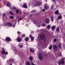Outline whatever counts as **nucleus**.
<instances>
[{
  "label": "nucleus",
  "mask_w": 65,
  "mask_h": 65,
  "mask_svg": "<svg viewBox=\"0 0 65 65\" xmlns=\"http://www.w3.org/2000/svg\"><path fill=\"white\" fill-rule=\"evenodd\" d=\"M20 1H21V0H20Z\"/></svg>",
  "instance_id": "864d4df0"
},
{
  "label": "nucleus",
  "mask_w": 65,
  "mask_h": 65,
  "mask_svg": "<svg viewBox=\"0 0 65 65\" xmlns=\"http://www.w3.org/2000/svg\"><path fill=\"white\" fill-rule=\"evenodd\" d=\"M26 65H31L30 63V62L29 61H27L26 63Z\"/></svg>",
  "instance_id": "ddd939ff"
},
{
  "label": "nucleus",
  "mask_w": 65,
  "mask_h": 65,
  "mask_svg": "<svg viewBox=\"0 0 65 65\" xmlns=\"http://www.w3.org/2000/svg\"><path fill=\"white\" fill-rule=\"evenodd\" d=\"M53 8H54V6L53 5L51 6V8L52 9H53Z\"/></svg>",
  "instance_id": "7c9ffc66"
},
{
  "label": "nucleus",
  "mask_w": 65,
  "mask_h": 65,
  "mask_svg": "<svg viewBox=\"0 0 65 65\" xmlns=\"http://www.w3.org/2000/svg\"><path fill=\"white\" fill-rule=\"evenodd\" d=\"M36 10H33L31 12V13H32L33 12H36Z\"/></svg>",
  "instance_id": "bb28decb"
},
{
  "label": "nucleus",
  "mask_w": 65,
  "mask_h": 65,
  "mask_svg": "<svg viewBox=\"0 0 65 65\" xmlns=\"http://www.w3.org/2000/svg\"><path fill=\"white\" fill-rule=\"evenodd\" d=\"M1 1V0H0V1Z\"/></svg>",
  "instance_id": "603ef678"
},
{
  "label": "nucleus",
  "mask_w": 65,
  "mask_h": 65,
  "mask_svg": "<svg viewBox=\"0 0 65 65\" xmlns=\"http://www.w3.org/2000/svg\"><path fill=\"white\" fill-rule=\"evenodd\" d=\"M53 48L54 52H56L58 50V46L57 45L54 44L53 45Z\"/></svg>",
  "instance_id": "f257e3e1"
},
{
  "label": "nucleus",
  "mask_w": 65,
  "mask_h": 65,
  "mask_svg": "<svg viewBox=\"0 0 65 65\" xmlns=\"http://www.w3.org/2000/svg\"><path fill=\"white\" fill-rule=\"evenodd\" d=\"M15 51H16V50H15Z\"/></svg>",
  "instance_id": "5fc2aeb1"
},
{
  "label": "nucleus",
  "mask_w": 65,
  "mask_h": 65,
  "mask_svg": "<svg viewBox=\"0 0 65 65\" xmlns=\"http://www.w3.org/2000/svg\"><path fill=\"white\" fill-rule=\"evenodd\" d=\"M38 57L40 60H41L42 59V54L41 53H39L38 55Z\"/></svg>",
  "instance_id": "39448f33"
},
{
  "label": "nucleus",
  "mask_w": 65,
  "mask_h": 65,
  "mask_svg": "<svg viewBox=\"0 0 65 65\" xmlns=\"http://www.w3.org/2000/svg\"><path fill=\"white\" fill-rule=\"evenodd\" d=\"M46 39H45L44 40V42H45V41H46Z\"/></svg>",
  "instance_id": "ea45409f"
},
{
  "label": "nucleus",
  "mask_w": 65,
  "mask_h": 65,
  "mask_svg": "<svg viewBox=\"0 0 65 65\" xmlns=\"http://www.w3.org/2000/svg\"><path fill=\"white\" fill-rule=\"evenodd\" d=\"M12 61H14V59H12Z\"/></svg>",
  "instance_id": "09e8293b"
},
{
  "label": "nucleus",
  "mask_w": 65,
  "mask_h": 65,
  "mask_svg": "<svg viewBox=\"0 0 65 65\" xmlns=\"http://www.w3.org/2000/svg\"><path fill=\"white\" fill-rule=\"evenodd\" d=\"M13 9H16V7H13Z\"/></svg>",
  "instance_id": "72a5a7b5"
},
{
  "label": "nucleus",
  "mask_w": 65,
  "mask_h": 65,
  "mask_svg": "<svg viewBox=\"0 0 65 65\" xmlns=\"http://www.w3.org/2000/svg\"><path fill=\"white\" fill-rule=\"evenodd\" d=\"M23 7L24 8H27V6L26 4H24L23 5Z\"/></svg>",
  "instance_id": "1a4fd4ad"
},
{
  "label": "nucleus",
  "mask_w": 65,
  "mask_h": 65,
  "mask_svg": "<svg viewBox=\"0 0 65 65\" xmlns=\"http://www.w3.org/2000/svg\"><path fill=\"white\" fill-rule=\"evenodd\" d=\"M40 38L42 40H43L44 39L45 37L44 36V34H42L40 37Z\"/></svg>",
  "instance_id": "7ed1b4c3"
},
{
  "label": "nucleus",
  "mask_w": 65,
  "mask_h": 65,
  "mask_svg": "<svg viewBox=\"0 0 65 65\" xmlns=\"http://www.w3.org/2000/svg\"><path fill=\"white\" fill-rule=\"evenodd\" d=\"M6 15H5V13H4L3 14V18H4V17H5Z\"/></svg>",
  "instance_id": "c85d7f7f"
},
{
  "label": "nucleus",
  "mask_w": 65,
  "mask_h": 65,
  "mask_svg": "<svg viewBox=\"0 0 65 65\" xmlns=\"http://www.w3.org/2000/svg\"><path fill=\"white\" fill-rule=\"evenodd\" d=\"M51 19L52 21V22H53V21H54V20H53V17H51Z\"/></svg>",
  "instance_id": "2f4dec72"
},
{
  "label": "nucleus",
  "mask_w": 65,
  "mask_h": 65,
  "mask_svg": "<svg viewBox=\"0 0 65 65\" xmlns=\"http://www.w3.org/2000/svg\"><path fill=\"white\" fill-rule=\"evenodd\" d=\"M30 52H31V53H33L34 52V51H33L32 50V49H30Z\"/></svg>",
  "instance_id": "a211bd4d"
},
{
  "label": "nucleus",
  "mask_w": 65,
  "mask_h": 65,
  "mask_svg": "<svg viewBox=\"0 0 65 65\" xmlns=\"http://www.w3.org/2000/svg\"><path fill=\"white\" fill-rule=\"evenodd\" d=\"M59 57H61L62 56V54H60L59 55Z\"/></svg>",
  "instance_id": "a19ab883"
},
{
  "label": "nucleus",
  "mask_w": 65,
  "mask_h": 65,
  "mask_svg": "<svg viewBox=\"0 0 65 65\" xmlns=\"http://www.w3.org/2000/svg\"><path fill=\"white\" fill-rule=\"evenodd\" d=\"M10 18L11 19H13V17L12 16H11L10 17Z\"/></svg>",
  "instance_id": "cd10ccee"
},
{
  "label": "nucleus",
  "mask_w": 65,
  "mask_h": 65,
  "mask_svg": "<svg viewBox=\"0 0 65 65\" xmlns=\"http://www.w3.org/2000/svg\"><path fill=\"white\" fill-rule=\"evenodd\" d=\"M50 27H51V26H50V25H48V29H49V28H50Z\"/></svg>",
  "instance_id": "f704fd0d"
},
{
  "label": "nucleus",
  "mask_w": 65,
  "mask_h": 65,
  "mask_svg": "<svg viewBox=\"0 0 65 65\" xmlns=\"http://www.w3.org/2000/svg\"><path fill=\"white\" fill-rule=\"evenodd\" d=\"M18 34H20V32H17Z\"/></svg>",
  "instance_id": "a18cd8bd"
},
{
  "label": "nucleus",
  "mask_w": 65,
  "mask_h": 65,
  "mask_svg": "<svg viewBox=\"0 0 65 65\" xmlns=\"http://www.w3.org/2000/svg\"><path fill=\"white\" fill-rule=\"evenodd\" d=\"M10 65H12V64H11Z\"/></svg>",
  "instance_id": "3c124183"
},
{
  "label": "nucleus",
  "mask_w": 65,
  "mask_h": 65,
  "mask_svg": "<svg viewBox=\"0 0 65 65\" xmlns=\"http://www.w3.org/2000/svg\"><path fill=\"white\" fill-rule=\"evenodd\" d=\"M55 14H59V11H58V10H57L55 11Z\"/></svg>",
  "instance_id": "9d476101"
},
{
  "label": "nucleus",
  "mask_w": 65,
  "mask_h": 65,
  "mask_svg": "<svg viewBox=\"0 0 65 65\" xmlns=\"http://www.w3.org/2000/svg\"><path fill=\"white\" fill-rule=\"evenodd\" d=\"M45 22L47 24L50 22V19L48 18H47L45 20Z\"/></svg>",
  "instance_id": "6e6552de"
},
{
  "label": "nucleus",
  "mask_w": 65,
  "mask_h": 65,
  "mask_svg": "<svg viewBox=\"0 0 65 65\" xmlns=\"http://www.w3.org/2000/svg\"><path fill=\"white\" fill-rule=\"evenodd\" d=\"M17 40L18 41H20L21 40V39L18 38L17 39Z\"/></svg>",
  "instance_id": "c756f323"
},
{
  "label": "nucleus",
  "mask_w": 65,
  "mask_h": 65,
  "mask_svg": "<svg viewBox=\"0 0 65 65\" xmlns=\"http://www.w3.org/2000/svg\"><path fill=\"white\" fill-rule=\"evenodd\" d=\"M29 58L30 60H32V59H33V58H32V56L29 57Z\"/></svg>",
  "instance_id": "4be33fe9"
},
{
  "label": "nucleus",
  "mask_w": 65,
  "mask_h": 65,
  "mask_svg": "<svg viewBox=\"0 0 65 65\" xmlns=\"http://www.w3.org/2000/svg\"><path fill=\"white\" fill-rule=\"evenodd\" d=\"M59 30H60V29L59 28H58L56 29V31L58 32V31H59Z\"/></svg>",
  "instance_id": "a878e982"
},
{
  "label": "nucleus",
  "mask_w": 65,
  "mask_h": 65,
  "mask_svg": "<svg viewBox=\"0 0 65 65\" xmlns=\"http://www.w3.org/2000/svg\"><path fill=\"white\" fill-rule=\"evenodd\" d=\"M22 36L23 37H25V35L24 34L22 35Z\"/></svg>",
  "instance_id": "4c0bfd02"
},
{
  "label": "nucleus",
  "mask_w": 65,
  "mask_h": 65,
  "mask_svg": "<svg viewBox=\"0 0 65 65\" xmlns=\"http://www.w3.org/2000/svg\"><path fill=\"white\" fill-rule=\"evenodd\" d=\"M64 58H63L61 60V61H59L58 62L59 65H60V64L61 63V64H64Z\"/></svg>",
  "instance_id": "f03ea898"
},
{
  "label": "nucleus",
  "mask_w": 65,
  "mask_h": 65,
  "mask_svg": "<svg viewBox=\"0 0 65 65\" xmlns=\"http://www.w3.org/2000/svg\"><path fill=\"white\" fill-rule=\"evenodd\" d=\"M55 26H53L52 27V28L53 30H54L55 29Z\"/></svg>",
  "instance_id": "473e14b6"
},
{
  "label": "nucleus",
  "mask_w": 65,
  "mask_h": 65,
  "mask_svg": "<svg viewBox=\"0 0 65 65\" xmlns=\"http://www.w3.org/2000/svg\"><path fill=\"white\" fill-rule=\"evenodd\" d=\"M31 65H35V64H34L33 62H31Z\"/></svg>",
  "instance_id": "c9c22d12"
},
{
  "label": "nucleus",
  "mask_w": 65,
  "mask_h": 65,
  "mask_svg": "<svg viewBox=\"0 0 65 65\" xmlns=\"http://www.w3.org/2000/svg\"><path fill=\"white\" fill-rule=\"evenodd\" d=\"M60 19H62V17L61 16H59L58 18H57V20H60Z\"/></svg>",
  "instance_id": "4468645a"
},
{
  "label": "nucleus",
  "mask_w": 65,
  "mask_h": 65,
  "mask_svg": "<svg viewBox=\"0 0 65 65\" xmlns=\"http://www.w3.org/2000/svg\"><path fill=\"white\" fill-rule=\"evenodd\" d=\"M52 48V45H51L49 47V49L50 50H51Z\"/></svg>",
  "instance_id": "412c9836"
},
{
  "label": "nucleus",
  "mask_w": 65,
  "mask_h": 65,
  "mask_svg": "<svg viewBox=\"0 0 65 65\" xmlns=\"http://www.w3.org/2000/svg\"><path fill=\"white\" fill-rule=\"evenodd\" d=\"M32 17V15H31L30 16V17Z\"/></svg>",
  "instance_id": "de8ad7c7"
},
{
  "label": "nucleus",
  "mask_w": 65,
  "mask_h": 65,
  "mask_svg": "<svg viewBox=\"0 0 65 65\" xmlns=\"http://www.w3.org/2000/svg\"><path fill=\"white\" fill-rule=\"evenodd\" d=\"M42 11H44V9H42Z\"/></svg>",
  "instance_id": "49530a36"
},
{
  "label": "nucleus",
  "mask_w": 65,
  "mask_h": 65,
  "mask_svg": "<svg viewBox=\"0 0 65 65\" xmlns=\"http://www.w3.org/2000/svg\"><path fill=\"white\" fill-rule=\"evenodd\" d=\"M57 41V40H56V39H55L54 40V42H56V41Z\"/></svg>",
  "instance_id": "58836bf2"
},
{
  "label": "nucleus",
  "mask_w": 65,
  "mask_h": 65,
  "mask_svg": "<svg viewBox=\"0 0 65 65\" xmlns=\"http://www.w3.org/2000/svg\"><path fill=\"white\" fill-rule=\"evenodd\" d=\"M5 54H6V55H7L8 54V52H6V53H5Z\"/></svg>",
  "instance_id": "c03bdc74"
},
{
  "label": "nucleus",
  "mask_w": 65,
  "mask_h": 65,
  "mask_svg": "<svg viewBox=\"0 0 65 65\" xmlns=\"http://www.w3.org/2000/svg\"><path fill=\"white\" fill-rule=\"evenodd\" d=\"M21 20H22V18H19V21H21Z\"/></svg>",
  "instance_id": "79ce46f5"
},
{
  "label": "nucleus",
  "mask_w": 65,
  "mask_h": 65,
  "mask_svg": "<svg viewBox=\"0 0 65 65\" xmlns=\"http://www.w3.org/2000/svg\"><path fill=\"white\" fill-rule=\"evenodd\" d=\"M9 13L11 15H13V12L12 11H10L9 12Z\"/></svg>",
  "instance_id": "f3484780"
},
{
  "label": "nucleus",
  "mask_w": 65,
  "mask_h": 65,
  "mask_svg": "<svg viewBox=\"0 0 65 65\" xmlns=\"http://www.w3.org/2000/svg\"><path fill=\"white\" fill-rule=\"evenodd\" d=\"M19 46L21 48H22V47H23V46L22 45H20Z\"/></svg>",
  "instance_id": "393cba45"
},
{
  "label": "nucleus",
  "mask_w": 65,
  "mask_h": 65,
  "mask_svg": "<svg viewBox=\"0 0 65 65\" xmlns=\"http://www.w3.org/2000/svg\"><path fill=\"white\" fill-rule=\"evenodd\" d=\"M6 25L7 26H11V25H12V24H11V23L9 22L7 23L6 24Z\"/></svg>",
  "instance_id": "0eeeda50"
},
{
  "label": "nucleus",
  "mask_w": 65,
  "mask_h": 65,
  "mask_svg": "<svg viewBox=\"0 0 65 65\" xmlns=\"http://www.w3.org/2000/svg\"><path fill=\"white\" fill-rule=\"evenodd\" d=\"M34 23L37 25V26L38 27H40V24H39V23H38L37 24V22L36 21H35L34 22Z\"/></svg>",
  "instance_id": "20e7f679"
},
{
  "label": "nucleus",
  "mask_w": 65,
  "mask_h": 65,
  "mask_svg": "<svg viewBox=\"0 0 65 65\" xmlns=\"http://www.w3.org/2000/svg\"><path fill=\"white\" fill-rule=\"evenodd\" d=\"M19 12V11L18 10H16V13H18Z\"/></svg>",
  "instance_id": "5701e85b"
},
{
  "label": "nucleus",
  "mask_w": 65,
  "mask_h": 65,
  "mask_svg": "<svg viewBox=\"0 0 65 65\" xmlns=\"http://www.w3.org/2000/svg\"><path fill=\"white\" fill-rule=\"evenodd\" d=\"M61 44H59L58 45V47L59 48H61Z\"/></svg>",
  "instance_id": "b1692460"
},
{
  "label": "nucleus",
  "mask_w": 65,
  "mask_h": 65,
  "mask_svg": "<svg viewBox=\"0 0 65 65\" xmlns=\"http://www.w3.org/2000/svg\"><path fill=\"white\" fill-rule=\"evenodd\" d=\"M2 54H5V52L4 51H3L2 52Z\"/></svg>",
  "instance_id": "aec40b11"
},
{
  "label": "nucleus",
  "mask_w": 65,
  "mask_h": 65,
  "mask_svg": "<svg viewBox=\"0 0 65 65\" xmlns=\"http://www.w3.org/2000/svg\"><path fill=\"white\" fill-rule=\"evenodd\" d=\"M5 40L6 42H9V41H10V39L9 38H8V37H7L6 39H5Z\"/></svg>",
  "instance_id": "423d86ee"
},
{
  "label": "nucleus",
  "mask_w": 65,
  "mask_h": 65,
  "mask_svg": "<svg viewBox=\"0 0 65 65\" xmlns=\"http://www.w3.org/2000/svg\"><path fill=\"white\" fill-rule=\"evenodd\" d=\"M24 14H25V13H24Z\"/></svg>",
  "instance_id": "6e6d98bb"
},
{
  "label": "nucleus",
  "mask_w": 65,
  "mask_h": 65,
  "mask_svg": "<svg viewBox=\"0 0 65 65\" xmlns=\"http://www.w3.org/2000/svg\"><path fill=\"white\" fill-rule=\"evenodd\" d=\"M8 63H8V64H10V63H9V62H8Z\"/></svg>",
  "instance_id": "8fccbe9b"
},
{
  "label": "nucleus",
  "mask_w": 65,
  "mask_h": 65,
  "mask_svg": "<svg viewBox=\"0 0 65 65\" xmlns=\"http://www.w3.org/2000/svg\"><path fill=\"white\" fill-rule=\"evenodd\" d=\"M52 1L54 2H55V0H52Z\"/></svg>",
  "instance_id": "37998d69"
},
{
  "label": "nucleus",
  "mask_w": 65,
  "mask_h": 65,
  "mask_svg": "<svg viewBox=\"0 0 65 65\" xmlns=\"http://www.w3.org/2000/svg\"><path fill=\"white\" fill-rule=\"evenodd\" d=\"M42 26L43 27H44V26H45V24H42Z\"/></svg>",
  "instance_id": "e433bc0d"
},
{
  "label": "nucleus",
  "mask_w": 65,
  "mask_h": 65,
  "mask_svg": "<svg viewBox=\"0 0 65 65\" xmlns=\"http://www.w3.org/2000/svg\"><path fill=\"white\" fill-rule=\"evenodd\" d=\"M48 8V6H45L44 7V9H45V10H46V9H47Z\"/></svg>",
  "instance_id": "2eb2a0df"
},
{
  "label": "nucleus",
  "mask_w": 65,
  "mask_h": 65,
  "mask_svg": "<svg viewBox=\"0 0 65 65\" xmlns=\"http://www.w3.org/2000/svg\"><path fill=\"white\" fill-rule=\"evenodd\" d=\"M30 37H31V40L32 41H33V40H34V39L31 36V35H30Z\"/></svg>",
  "instance_id": "f8f14e48"
},
{
  "label": "nucleus",
  "mask_w": 65,
  "mask_h": 65,
  "mask_svg": "<svg viewBox=\"0 0 65 65\" xmlns=\"http://www.w3.org/2000/svg\"><path fill=\"white\" fill-rule=\"evenodd\" d=\"M28 40H29L28 38H25V41H28Z\"/></svg>",
  "instance_id": "6ab92c4d"
},
{
  "label": "nucleus",
  "mask_w": 65,
  "mask_h": 65,
  "mask_svg": "<svg viewBox=\"0 0 65 65\" xmlns=\"http://www.w3.org/2000/svg\"><path fill=\"white\" fill-rule=\"evenodd\" d=\"M7 6H8V7H9V6H10V5H11L10 3H8L7 4Z\"/></svg>",
  "instance_id": "9b49d317"
},
{
  "label": "nucleus",
  "mask_w": 65,
  "mask_h": 65,
  "mask_svg": "<svg viewBox=\"0 0 65 65\" xmlns=\"http://www.w3.org/2000/svg\"><path fill=\"white\" fill-rule=\"evenodd\" d=\"M40 3L39 2H36V4H35V6H36V5H40Z\"/></svg>",
  "instance_id": "dca6fc26"
}]
</instances>
